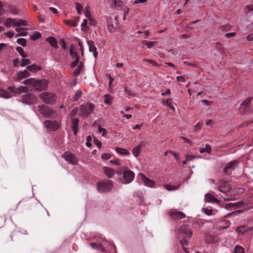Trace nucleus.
Wrapping results in <instances>:
<instances>
[{
  "label": "nucleus",
  "instance_id": "1",
  "mask_svg": "<svg viewBox=\"0 0 253 253\" xmlns=\"http://www.w3.org/2000/svg\"><path fill=\"white\" fill-rule=\"evenodd\" d=\"M178 236L180 240V243L183 248H185L184 245H187L188 240L191 238L192 232L188 225L183 224L181 225L177 231Z\"/></svg>",
  "mask_w": 253,
  "mask_h": 253
},
{
  "label": "nucleus",
  "instance_id": "2",
  "mask_svg": "<svg viewBox=\"0 0 253 253\" xmlns=\"http://www.w3.org/2000/svg\"><path fill=\"white\" fill-rule=\"evenodd\" d=\"M23 83L25 85L33 86L36 90L39 91L45 89L48 84L45 79L38 80L34 78L27 79Z\"/></svg>",
  "mask_w": 253,
  "mask_h": 253
},
{
  "label": "nucleus",
  "instance_id": "3",
  "mask_svg": "<svg viewBox=\"0 0 253 253\" xmlns=\"http://www.w3.org/2000/svg\"><path fill=\"white\" fill-rule=\"evenodd\" d=\"M113 187V181L110 180L100 181L97 184V190L100 193L110 191Z\"/></svg>",
  "mask_w": 253,
  "mask_h": 253
},
{
  "label": "nucleus",
  "instance_id": "4",
  "mask_svg": "<svg viewBox=\"0 0 253 253\" xmlns=\"http://www.w3.org/2000/svg\"><path fill=\"white\" fill-rule=\"evenodd\" d=\"M39 97L44 103L48 105L53 104L56 100V95L51 92H42L40 94Z\"/></svg>",
  "mask_w": 253,
  "mask_h": 253
},
{
  "label": "nucleus",
  "instance_id": "5",
  "mask_svg": "<svg viewBox=\"0 0 253 253\" xmlns=\"http://www.w3.org/2000/svg\"><path fill=\"white\" fill-rule=\"evenodd\" d=\"M95 106L92 103L83 105L81 106L80 114L82 117H87L94 110Z\"/></svg>",
  "mask_w": 253,
  "mask_h": 253
},
{
  "label": "nucleus",
  "instance_id": "6",
  "mask_svg": "<svg viewBox=\"0 0 253 253\" xmlns=\"http://www.w3.org/2000/svg\"><path fill=\"white\" fill-rule=\"evenodd\" d=\"M44 126L50 131H55L60 127L59 122L53 120H46L43 122Z\"/></svg>",
  "mask_w": 253,
  "mask_h": 253
},
{
  "label": "nucleus",
  "instance_id": "7",
  "mask_svg": "<svg viewBox=\"0 0 253 253\" xmlns=\"http://www.w3.org/2000/svg\"><path fill=\"white\" fill-rule=\"evenodd\" d=\"M21 101L23 103L32 105L36 103L37 98L32 93H27L21 96Z\"/></svg>",
  "mask_w": 253,
  "mask_h": 253
},
{
  "label": "nucleus",
  "instance_id": "8",
  "mask_svg": "<svg viewBox=\"0 0 253 253\" xmlns=\"http://www.w3.org/2000/svg\"><path fill=\"white\" fill-rule=\"evenodd\" d=\"M218 190L223 194L227 195L230 193L232 189V186L230 184L225 181H221L218 187Z\"/></svg>",
  "mask_w": 253,
  "mask_h": 253
},
{
  "label": "nucleus",
  "instance_id": "9",
  "mask_svg": "<svg viewBox=\"0 0 253 253\" xmlns=\"http://www.w3.org/2000/svg\"><path fill=\"white\" fill-rule=\"evenodd\" d=\"M238 161L237 160L233 161L229 163L224 168L223 171L228 175L231 174L232 172L234 170L235 168L238 165Z\"/></svg>",
  "mask_w": 253,
  "mask_h": 253
},
{
  "label": "nucleus",
  "instance_id": "10",
  "mask_svg": "<svg viewBox=\"0 0 253 253\" xmlns=\"http://www.w3.org/2000/svg\"><path fill=\"white\" fill-rule=\"evenodd\" d=\"M38 108L40 113L46 118H50L53 114V111L45 105H39Z\"/></svg>",
  "mask_w": 253,
  "mask_h": 253
},
{
  "label": "nucleus",
  "instance_id": "11",
  "mask_svg": "<svg viewBox=\"0 0 253 253\" xmlns=\"http://www.w3.org/2000/svg\"><path fill=\"white\" fill-rule=\"evenodd\" d=\"M108 29L110 33H114L116 31L118 25V16H116L114 19H110L107 21Z\"/></svg>",
  "mask_w": 253,
  "mask_h": 253
},
{
  "label": "nucleus",
  "instance_id": "12",
  "mask_svg": "<svg viewBox=\"0 0 253 253\" xmlns=\"http://www.w3.org/2000/svg\"><path fill=\"white\" fill-rule=\"evenodd\" d=\"M135 176L134 173L131 170L125 169L123 172V178L126 183H129L133 181Z\"/></svg>",
  "mask_w": 253,
  "mask_h": 253
},
{
  "label": "nucleus",
  "instance_id": "13",
  "mask_svg": "<svg viewBox=\"0 0 253 253\" xmlns=\"http://www.w3.org/2000/svg\"><path fill=\"white\" fill-rule=\"evenodd\" d=\"M169 215L171 218L175 221H178L186 217V215L181 211H170L169 212Z\"/></svg>",
  "mask_w": 253,
  "mask_h": 253
},
{
  "label": "nucleus",
  "instance_id": "14",
  "mask_svg": "<svg viewBox=\"0 0 253 253\" xmlns=\"http://www.w3.org/2000/svg\"><path fill=\"white\" fill-rule=\"evenodd\" d=\"M139 177L144 184L148 187H153L155 185V182L147 178L144 174H139Z\"/></svg>",
  "mask_w": 253,
  "mask_h": 253
},
{
  "label": "nucleus",
  "instance_id": "15",
  "mask_svg": "<svg viewBox=\"0 0 253 253\" xmlns=\"http://www.w3.org/2000/svg\"><path fill=\"white\" fill-rule=\"evenodd\" d=\"M63 158L71 164H75L76 163V159L75 156L69 152H65L63 155Z\"/></svg>",
  "mask_w": 253,
  "mask_h": 253
},
{
  "label": "nucleus",
  "instance_id": "16",
  "mask_svg": "<svg viewBox=\"0 0 253 253\" xmlns=\"http://www.w3.org/2000/svg\"><path fill=\"white\" fill-rule=\"evenodd\" d=\"M110 2L111 7L112 8H119L120 9H123L125 6L124 3L120 0H112Z\"/></svg>",
  "mask_w": 253,
  "mask_h": 253
},
{
  "label": "nucleus",
  "instance_id": "17",
  "mask_svg": "<svg viewBox=\"0 0 253 253\" xmlns=\"http://www.w3.org/2000/svg\"><path fill=\"white\" fill-rule=\"evenodd\" d=\"M8 89L11 92L17 94L27 91V87L24 86H21L18 88H16L14 86H9L8 87Z\"/></svg>",
  "mask_w": 253,
  "mask_h": 253
},
{
  "label": "nucleus",
  "instance_id": "18",
  "mask_svg": "<svg viewBox=\"0 0 253 253\" xmlns=\"http://www.w3.org/2000/svg\"><path fill=\"white\" fill-rule=\"evenodd\" d=\"M87 43L89 46V51L92 52L93 56L96 58L97 56L98 52L94 42L92 41H87Z\"/></svg>",
  "mask_w": 253,
  "mask_h": 253
},
{
  "label": "nucleus",
  "instance_id": "19",
  "mask_svg": "<svg viewBox=\"0 0 253 253\" xmlns=\"http://www.w3.org/2000/svg\"><path fill=\"white\" fill-rule=\"evenodd\" d=\"M243 205V202L240 201L235 203L227 204L225 205V208L227 210L235 209L240 207Z\"/></svg>",
  "mask_w": 253,
  "mask_h": 253
},
{
  "label": "nucleus",
  "instance_id": "20",
  "mask_svg": "<svg viewBox=\"0 0 253 253\" xmlns=\"http://www.w3.org/2000/svg\"><path fill=\"white\" fill-rule=\"evenodd\" d=\"M30 76V74L28 70H24V71H19L17 73V77L16 81H20L23 79L28 77Z\"/></svg>",
  "mask_w": 253,
  "mask_h": 253
},
{
  "label": "nucleus",
  "instance_id": "21",
  "mask_svg": "<svg viewBox=\"0 0 253 253\" xmlns=\"http://www.w3.org/2000/svg\"><path fill=\"white\" fill-rule=\"evenodd\" d=\"M72 129L74 132V134L76 135L78 131V126L79 120L78 118H73L71 121Z\"/></svg>",
  "mask_w": 253,
  "mask_h": 253
},
{
  "label": "nucleus",
  "instance_id": "22",
  "mask_svg": "<svg viewBox=\"0 0 253 253\" xmlns=\"http://www.w3.org/2000/svg\"><path fill=\"white\" fill-rule=\"evenodd\" d=\"M252 228L249 227L247 225H242L238 227L236 229V231L238 232L239 234H243L246 232L251 231Z\"/></svg>",
  "mask_w": 253,
  "mask_h": 253
},
{
  "label": "nucleus",
  "instance_id": "23",
  "mask_svg": "<svg viewBox=\"0 0 253 253\" xmlns=\"http://www.w3.org/2000/svg\"><path fill=\"white\" fill-rule=\"evenodd\" d=\"M103 172L106 175V176L108 178L112 177L115 174V170L110 168L109 167H104L103 168Z\"/></svg>",
  "mask_w": 253,
  "mask_h": 253
},
{
  "label": "nucleus",
  "instance_id": "24",
  "mask_svg": "<svg viewBox=\"0 0 253 253\" xmlns=\"http://www.w3.org/2000/svg\"><path fill=\"white\" fill-rule=\"evenodd\" d=\"M205 200L207 202H215V203H219V200L216 199L214 195L211 194V193H208L206 194L205 196Z\"/></svg>",
  "mask_w": 253,
  "mask_h": 253
},
{
  "label": "nucleus",
  "instance_id": "25",
  "mask_svg": "<svg viewBox=\"0 0 253 253\" xmlns=\"http://www.w3.org/2000/svg\"><path fill=\"white\" fill-rule=\"evenodd\" d=\"M84 69V64L82 62L79 63V65L73 73L74 77H78L82 72Z\"/></svg>",
  "mask_w": 253,
  "mask_h": 253
},
{
  "label": "nucleus",
  "instance_id": "26",
  "mask_svg": "<svg viewBox=\"0 0 253 253\" xmlns=\"http://www.w3.org/2000/svg\"><path fill=\"white\" fill-rule=\"evenodd\" d=\"M46 41L48 42L50 45L54 48H58V45L57 44V42L56 39L52 37H50L46 39Z\"/></svg>",
  "mask_w": 253,
  "mask_h": 253
},
{
  "label": "nucleus",
  "instance_id": "27",
  "mask_svg": "<svg viewBox=\"0 0 253 253\" xmlns=\"http://www.w3.org/2000/svg\"><path fill=\"white\" fill-rule=\"evenodd\" d=\"M16 20L15 19L8 18H7L4 22L6 27L9 28L11 26H15Z\"/></svg>",
  "mask_w": 253,
  "mask_h": 253
},
{
  "label": "nucleus",
  "instance_id": "28",
  "mask_svg": "<svg viewBox=\"0 0 253 253\" xmlns=\"http://www.w3.org/2000/svg\"><path fill=\"white\" fill-rule=\"evenodd\" d=\"M12 96L10 92L5 90L0 89V97L5 98H9Z\"/></svg>",
  "mask_w": 253,
  "mask_h": 253
},
{
  "label": "nucleus",
  "instance_id": "29",
  "mask_svg": "<svg viewBox=\"0 0 253 253\" xmlns=\"http://www.w3.org/2000/svg\"><path fill=\"white\" fill-rule=\"evenodd\" d=\"M142 143V142H141L140 145H138L136 147H134L132 150V154L135 157H138L140 153Z\"/></svg>",
  "mask_w": 253,
  "mask_h": 253
},
{
  "label": "nucleus",
  "instance_id": "30",
  "mask_svg": "<svg viewBox=\"0 0 253 253\" xmlns=\"http://www.w3.org/2000/svg\"><path fill=\"white\" fill-rule=\"evenodd\" d=\"M27 69L29 71L32 72H36L37 71H39L41 70V67H40L39 66H38L35 64L31 65L28 66L27 67Z\"/></svg>",
  "mask_w": 253,
  "mask_h": 253
},
{
  "label": "nucleus",
  "instance_id": "31",
  "mask_svg": "<svg viewBox=\"0 0 253 253\" xmlns=\"http://www.w3.org/2000/svg\"><path fill=\"white\" fill-rule=\"evenodd\" d=\"M250 111V107H248L247 106L244 105V106H242V104L241 103L240 105V106L239 107V111L242 114H246L248 113Z\"/></svg>",
  "mask_w": 253,
  "mask_h": 253
},
{
  "label": "nucleus",
  "instance_id": "32",
  "mask_svg": "<svg viewBox=\"0 0 253 253\" xmlns=\"http://www.w3.org/2000/svg\"><path fill=\"white\" fill-rule=\"evenodd\" d=\"M199 151L201 153H203L205 152L210 153L211 151V148L210 145L206 144L205 148H200Z\"/></svg>",
  "mask_w": 253,
  "mask_h": 253
},
{
  "label": "nucleus",
  "instance_id": "33",
  "mask_svg": "<svg viewBox=\"0 0 253 253\" xmlns=\"http://www.w3.org/2000/svg\"><path fill=\"white\" fill-rule=\"evenodd\" d=\"M115 149L117 153L122 155H127L129 154L127 150L123 148L116 147Z\"/></svg>",
  "mask_w": 253,
  "mask_h": 253
},
{
  "label": "nucleus",
  "instance_id": "34",
  "mask_svg": "<svg viewBox=\"0 0 253 253\" xmlns=\"http://www.w3.org/2000/svg\"><path fill=\"white\" fill-rule=\"evenodd\" d=\"M28 25L27 21L23 19H19L18 21L16 20L15 27H20L21 26Z\"/></svg>",
  "mask_w": 253,
  "mask_h": 253
},
{
  "label": "nucleus",
  "instance_id": "35",
  "mask_svg": "<svg viewBox=\"0 0 253 253\" xmlns=\"http://www.w3.org/2000/svg\"><path fill=\"white\" fill-rule=\"evenodd\" d=\"M64 24L68 26H72V27H76L77 26V23L76 21L72 20H65L64 21Z\"/></svg>",
  "mask_w": 253,
  "mask_h": 253
},
{
  "label": "nucleus",
  "instance_id": "36",
  "mask_svg": "<svg viewBox=\"0 0 253 253\" xmlns=\"http://www.w3.org/2000/svg\"><path fill=\"white\" fill-rule=\"evenodd\" d=\"M233 253H245L244 249L241 246L236 245L234 250Z\"/></svg>",
  "mask_w": 253,
  "mask_h": 253
},
{
  "label": "nucleus",
  "instance_id": "37",
  "mask_svg": "<svg viewBox=\"0 0 253 253\" xmlns=\"http://www.w3.org/2000/svg\"><path fill=\"white\" fill-rule=\"evenodd\" d=\"M82 94V92L81 90H78L76 91L75 95L73 97V101H77L81 96Z\"/></svg>",
  "mask_w": 253,
  "mask_h": 253
},
{
  "label": "nucleus",
  "instance_id": "38",
  "mask_svg": "<svg viewBox=\"0 0 253 253\" xmlns=\"http://www.w3.org/2000/svg\"><path fill=\"white\" fill-rule=\"evenodd\" d=\"M104 102L108 105L112 103V97L109 94H105L104 96Z\"/></svg>",
  "mask_w": 253,
  "mask_h": 253
},
{
  "label": "nucleus",
  "instance_id": "39",
  "mask_svg": "<svg viewBox=\"0 0 253 253\" xmlns=\"http://www.w3.org/2000/svg\"><path fill=\"white\" fill-rule=\"evenodd\" d=\"M164 186L167 189V190L173 191V190L177 189L179 188V185H178L177 186H175V185H170L169 184H167V185H165Z\"/></svg>",
  "mask_w": 253,
  "mask_h": 253
},
{
  "label": "nucleus",
  "instance_id": "40",
  "mask_svg": "<svg viewBox=\"0 0 253 253\" xmlns=\"http://www.w3.org/2000/svg\"><path fill=\"white\" fill-rule=\"evenodd\" d=\"M16 50L23 58H26L27 56V54L24 53V50L21 47H17L16 48Z\"/></svg>",
  "mask_w": 253,
  "mask_h": 253
},
{
  "label": "nucleus",
  "instance_id": "41",
  "mask_svg": "<svg viewBox=\"0 0 253 253\" xmlns=\"http://www.w3.org/2000/svg\"><path fill=\"white\" fill-rule=\"evenodd\" d=\"M253 99V97H248L242 103V106L244 105L247 106L248 107H250V104Z\"/></svg>",
  "mask_w": 253,
  "mask_h": 253
},
{
  "label": "nucleus",
  "instance_id": "42",
  "mask_svg": "<svg viewBox=\"0 0 253 253\" xmlns=\"http://www.w3.org/2000/svg\"><path fill=\"white\" fill-rule=\"evenodd\" d=\"M17 42L19 44L23 46H25L26 45L27 41L26 39L24 38H19L17 40Z\"/></svg>",
  "mask_w": 253,
  "mask_h": 253
},
{
  "label": "nucleus",
  "instance_id": "43",
  "mask_svg": "<svg viewBox=\"0 0 253 253\" xmlns=\"http://www.w3.org/2000/svg\"><path fill=\"white\" fill-rule=\"evenodd\" d=\"M143 43H145V44L147 45L148 48H150L154 46L156 44V42H149L147 41H143Z\"/></svg>",
  "mask_w": 253,
  "mask_h": 253
},
{
  "label": "nucleus",
  "instance_id": "44",
  "mask_svg": "<svg viewBox=\"0 0 253 253\" xmlns=\"http://www.w3.org/2000/svg\"><path fill=\"white\" fill-rule=\"evenodd\" d=\"M75 4L76 5V9H77V12L79 14H81L82 13V10H83V6L82 5L78 3V2H76L75 3Z\"/></svg>",
  "mask_w": 253,
  "mask_h": 253
},
{
  "label": "nucleus",
  "instance_id": "45",
  "mask_svg": "<svg viewBox=\"0 0 253 253\" xmlns=\"http://www.w3.org/2000/svg\"><path fill=\"white\" fill-rule=\"evenodd\" d=\"M70 54L72 56L73 58H77V57H79L76 51H74V49L72 47L70 48Z\"/></svg>",
  "mask_w": 253,
  "mask_h": 253
},
{
  "label": "nucleus",
  "instance_id": "46",
  "mask_svg": "<svg viewBox=\"0 0 253 253\" xmlns=\"http://www.w3.org/2000/svg\"><path fill=\"white\" fill-rule=\"evenodd\" d=\"M232 28V26H230L229 24H227L225 25L221 26L220 27V28L222 30L224 31H228L230 30Z\"/></svg>",
  "mask_w": 253,
  "mask_h": 253
},
{
  "label": "nucleus",
  "instance_id": "47",
  "mask_svg": "<svg viewBox=\"0 0 253 253\" xmlns=\"http://www.w3.org/2000/svg\"><path fill=\"white\" fill-rule=\"evenodd\" d=\"M31 62L30 60L28 59H22V62L21 63V66L22 67H24L26 65H29L30 64Z\"/></svg>",
  "mask_w": 253,
  "mask_h": 253
},
{
  "label": "nucleus",
  "instance_id": "48",
  "mask_svg": "<svg viewBox=\"0 0 253 253\" xmlns=\"http://www.w3.org/2000/svg\"><path fill=\"white\" fill-rule=\"evenodd\" d=\"M244 192V189L243 188H235L233 189L232 191V193H233L234 194H240Z\"/></svg>",
  "mask_w": 253,
  "mask_h": 253
},
{
  "label": "nucleus",
  "instance_id": "49",
  "mask_svg": "<svg viewBox=\"0 0 253 253\" xmlns=\"http://www.w3.org/2000/svg\"><path fill=\"white\" fill-rule=\"evenodd\" d=\"M163 105L169 107V106H170L171 105V99L169 98L167 100H163Z\"/></svg>",
  "mask_w": 253,
  "mask_h": 253
},
{
  "label": "nucleus",
  "instance_id": "50",
  "mask_svg": "<svg viewBox=\"0 0 253 253\" xmlns=\"http://www.w3.org/2000/svg\"><path fill=\"white\" fill-rule=\"evenodd\" d=\"M78 108L76 107L75 108H74L72 111L70 113V117L71 118H74V117L76 115L77 113H78Z\"/></svg>",
  "mask_w": 253,
  "mask_h": 253
},
{
  "label": "nucleus",
  "instance_id": "51",
  "mask_svg": "<svg viewBox=\"0 0 253 253\" xmlns=\"http://www.w3.org/2000/svg\"><path fill=\"white\" fill-rule=\"evenodd\" d=\"M203 123L202 122L198 123L195 126H194V131H197L201 129L203 126Z\"/></svg>",
  "mask_w": 253,
  "mask_h": 253
},
{
  "label": "nucleus",
  "instance_id": "52",
  "mask_svg": "<svg viewBox=\"0 0 253 253\" xmlns=\"http://www.w3.org/2000/svg\"><path fill=\"white\" fill-rule=\"evenodd\" d=\"M87 21L86 19H84L83 22L81 24L82 27V31H86L87 30Z\"/></svg>",
  "mask_w": 253,
  "mask_h": 253
},
{
  "label": "nucleus",
  "instance_id": "53",
  "mask_svg": "<svg viewBox=\"0 0 253 253\" xmlns=\"http://www.w3.org/2000/svg\"><path fill=\"white\" fill-rule=\"evenodd\" d=\"M79 63V57H77V58H75V60L71 64V67L72 68H74Z\"/></svg>",
  "mask_w": 253,
  "mask_h": 253
},
{
  "label": "nucleus",
  "instance_id": "54",
  "mask_svg": "<svg viewBox=\"0 0 253 253\" xmlns=\"http://www.w3.org/2000/svg\"><path fill=\"white\" fill-rule=\"evenodd\" d=\"M42 36V35L39 32H36L34 33V34L32 36V39L34 40H37L41 38Z\"/></svg>",
  "mask_w": 253,
  "mask_h": 253
},
{
  "label": "nucleus",
  "instance_id": "55",
  "mask_svg": "<svg viewBox=\"0 0 253 253\" xmlns=\"http://www.w3.org/2000/svg\"><path fill=\"white\" fill-rule=\"evenodd\" d=\"M84 14L86 18H90V17H91V14L88 10V7H86L85 8L84 11Z\"/></svg>",
  "mask_w": 253,
  "mask_h": 253
},
{
  "label": "nucleus",
  "instance_id": "56",
  "mask_svg": "<svg viewBox=\"0 0 253 253\" xmlns=\"http://www.w3.org/2000/svg\"><path fill=\"white\" fill-rule=\"evenodd\" d=\"M98 131L100 133H102V135L103 136H105L106 134V130L105 128L101 127L100 126H98Z\"/></svg>",
  "mask_w": 253,
  "mask_h": 253
},
{
  "label": "nucleus",
  "instance_id": "57",
  "mask_svg": "<svg viewBox=\"0 0 253 253\" xmlns=\"http://www.w3.org/2000/svg\"><path fill=\"white\" fill-rule=\"evenodd\" d=\"M111 154L109 153H104L102 155L101 158L102 159L104 160H108L109 159L111 158Z\"/></svg>",
  "mask_w": 253,
  "mask_h": 253
},
{
  "label": "nucleus",
  "instance_id": "58",
  "mask_svg": "<svg viewBox=\"0 0 253 253\" xmlns=\"http://www.w3.org/2000/svg\"><path fill=\"white\" fill-rule=\"evenodd\" d=\"M144 61H147V62L150 63V64H151L152 65H153L154 66H158V64L152 60L145 59H144Z\"/></svg>",
  "mask_w": 253,
  "mask_h": 253
},
{
  "label": "nucleus",
  "instance_id": "59",
  "mask_svg": "<svg viewBox=\"0 0 253 253\" xmlns=\"http://www.w3.org/2000/svg\"><path fill=\"white\" fill-rule=\"evenodd\" d=\"M59 43L61 44L62 48H63L64 49H65L66 48V43L64 41V40H63V39L61 40L59 42Z\"/></svg>",
  "mask_w": 253,
  "mask_h": 253
},
{
  "label": "nucleus",
  "instance_id": "60",
  "mask_svg": "<svg viewBox=\"0 0 253 253\" xmlns=\"http://www.w3.org/2000/svg\"><path fill=\"white\" fill-rule=\"evenodd\" d=\"M204 212L208 215H211L212 214V211L211 209H204Z\"/></svg>",
  "mask_w": 253,
  "mask_h": 253
},
{
  "label": "nucleus",
  "instance_id": "61",
  "mask_svg": "<svg viewBox=\"0 0 253 253\" xmlns=\"http://www.w3.org/2000/svg\"><path fill=\"white\" fill-rule=\"evenodd\" d=\"M89 21V24L91 26H94L96 24V22L91 17L90 18H87Z\"/></svg>",
  "mask_w": 253,
  "mask_h": 253
},
{
  "label": "nucleus",
  "instance_id": "62",
  "mask_svg": "<svg viewBox=\"0 0 253 253\" xmlns=\"http://www.w3.org/2000/svg\"><path fill=\"white\" fill-rule=\"evenodd\" d=\"M196 158V156H194V155H187L186 156V158L187 159V161L188 162V161H192L193 159H194V158Z\"/></svg>",
  "mask_w": 253,
  "mask_h": 253
},
{
  "label": "nucleus",
  "instance_id": "63",
  "mask_svg": "<svg viewBox=\"0 0 253 253\" xmlns=\"http://www.w3.org/2000/svg\"><path fill=\"white\" fill-rule=\"evenodd\" d=\"M110 163H112L113 164H115L116 165H117V166H120L121 165L119 159L111 160Z\"/></svg>",
  "mask_w": 253,
  "mask_h": 253
},
{
  "label": "nucleus",
  "instance_id": "64",
  "mask_svg": "<svg viewBox=\"0 0 253 253\" xmlns=\"http://www.w3.org/2000/svg\"><path fill=\"white\" fill-rule=\"evenodd\" d=\"M216 48L220 51H222V45H221V44L218 43V42H216Z\"/></svg>",
  "mask_w": 253,
  "mask_h": 253
}]
</instances>
